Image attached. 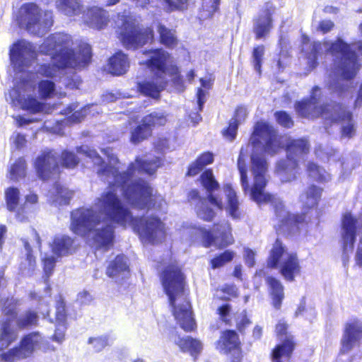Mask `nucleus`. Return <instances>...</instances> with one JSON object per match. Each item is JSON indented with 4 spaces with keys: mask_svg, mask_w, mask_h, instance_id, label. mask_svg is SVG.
<instances>
[{
    "mask_svg": "<svg viewBox=\"0 0 362 362\" xmlns=\"http://www.w3.org/2000/svg\"><path fill=\"white\" fill-rule=\"evenodd\" d=\"M275 117L277 122L284 127H290L293 124L291 118L285 112H277Z\"/></svg>",
    "mask_w": 362,
    "mask_h": 362,
    "instance_id": "nucleus-57",
    "label": "nucleus"
},
{
    "mask_svg": "<svg viewBox=\"0 0 362 362\" xmlns=\"http://www.w3.org/2000/svg\"><path fill=\"white\" fill-rule=\"evenodd\" d=\"M362 339V323L358 320H354L348 323L345 327L344 334L341 339V349L343 353L348 352Z\"/></svg>",
    "mask_w": 362,
    "mask_h": 362,
    "instance_id": "nucleus-24",
    "label": "nucleus"
},
{
    "mask_svg": "<svg viewBox=\"0 0 362 362\" xmlns=\"http://www.w3.org/2000/svg\"><path fill=\"white\" fill-rule=\"evenodd\" d=\"M18 301L13 298L8 300L5 305L4 312L7 319L2 324L0 334V350L6 349L16 337V332L11 327V321L16 316V305Z\"/></svg>",
    "mask_w": 362,
    "mask_h": 362,
    "instance_id": "nucleus-21",
    "label": "nucleus"
},
{
    "mask_svg": "<svg viewBox=\"0 0 362 362\" xmlns=\"http://www.w3.org/2000/svg\"><path fill=\"white\" fill-rule=\"evenodd\" d=\"M38 197L36 194L30 193L25 197L24 203L16 211V218L18 221L24 222L37 209Z\"/></svg>",
    "mask_w": 362,
    "mask_h": 362,
    "instance_id": "nucleus-30",
    "label": "nucleus"
},
{
    "mask_svg": "<svg viewBox=\"0 0 362 362\" xmlns=\"http://www.w3.org/2000/svg\"><path fill=\"white\" fill-rule=\"evenodd\" d=\"M10 60L16 72H23L28 69L36 59L35 47L30 42L21 40L10 48Z\"/></svg>",
    "mask_w": 362,
    "mask_h": 362,
    "instance_id": "nucleus-16",
    "label": "nucleus"
},
{
    "mask_svg": "<svg viewBox=\"0 0 362 362\" xmlns=\"http://www.w3.org/2000/svg\"><path fill=\"white\" fill-rule=\"evenodd\" d=\"M55 86L52 81L43 80L38 84V92L41 98H46L52 96L55 90Z\"/></svg>",
    "mask_w": 362,
    "mask_h": 362,
    "instance_id": "nucleus-50",
    "label": "nucleus"
},
{
    "mask_svg": "<svg viewBox=\"0 0 362 362\" xmlns=\"http://www.w3.org/2000/svg\"><path fill=\"white\" fill-rule=\"evenodd\" d=\"M77 152L85 155L98 167V174L110 186L95 199L93 207L81 208L71 213V230L92 240L97 249L108 250L113 245L115 238L113 223L123 226L129 225L136 230L143 242L153 244L157 236L158 219L156 217L148 220L134 218L124 206L120 196H124L136 207H148L152 189L144 180H133V175L136 172H144L150 175L154 174L158 167L157 163L137 158L129 165L127 173L119 174V168L115 166L118 159L112 149L102 150L108 159L109 165L107 166L104 165L95 150L87 146L77 148Z\"/></svg>",
    "mask_w": 362,
    "mask_h": 362,
    "instance_id": "nucleus-1",
    "label": "nucleus"
},
{
    "mask_svg": "<svg viewBox=\"0 0 362 362\" xmlns=\"http://www.w3.org/2000/svg\"><path fill=\"white\" fill-rule=\"evenodd\" d=\"M218 314L221 319L226 323H229L231 308L228 304L223 305L218 308Z\"/></svg>",
    "mask_w": 362,
    "mask_h": 362,
    "instance_id": "nucleus-58",
    "label": "nucleus"
},
{
    "mask_svg": "<svg viewBox=\"0 0 362 362\" xmlns=\"http://www.w3.org/2000/svg\"><path fill=\"white\" fill-rule=\"evenodd\" d=\"M334 27V23L329 20L322 21L318 27L317 30L321 31L322 33L329 32Z\"/></svg>",
    "mask_w": 362,
    "mask_h": 362,
    "instance_id": "nucleus-62",
    "label": "nucleus"
},
{
    "mask_svg": "<svg viewBox=\"0 0 362 362\" xmlns=\"http://www.w3.org/2000/svg\"><path fill=\"white\" fill-rule=\"evenodd\" d=\"M26 163L23 158H19L12 163L8 169V178L13 181H18L25 176Z\"/></svg>",
    "mask_w": 362,
    "mask_h": 362,
    "instance_id": "nucleus-42",
    "label": "nucleus"
},
{
    "mask_svg": "<svg viewBox=\"0 0 362 362\" xmlns=\"http://www.w3.org/2000/svg\"><path fill=\"white\" fill-rule=\"evenodd\" d=\"M88 343L92 346V349L95 352H100L107 346H110L112 343V340L108 336L104 335L90 337Z\"/></svg>",
    "mask_w": 362,
    "mask_h": 362,
    "instance_id": "nucleus-46",
    "label": "nucleus"
},
{
    "mask_svg": "<svg viewBox=\"0 0 362 362\" xmlns=\"http://www.w3.org/2000/svg\"><path fill=\"white\" fill-rule=\"evenodd\" d=\"M267 265L272 268H279L282 276L288 281H293L300 271L296 254L289 251L279 240L273 245Z\"/></svg>",
    "mask_w": 362,
    "mask_h": 362,
    "instance_id": "nucleus-10",
    "label": "nucleus"
},
{
    "mask_svg": "<svg viewBox=\"0 0 362 362\" xmlns=\"http://www.w3.org/2000/svg\"><path fill=\"white\" fill-rule=\"evenodd\" d=\"M178 42L175 30L160 25V44L168 49H174L177 46Z\"/></svg>",
    "mask_w": 362,
    "mask_h": 362,
    "instance_id": "nucleus-40",
    "label": "nucleus"
},
{
    "mask_svg": "<svg viewBox=\"0 0 362 362\" xmlns=\"http://www.w3.org/2000/svg\"><path fill=\"white\" fill-rule=\"evenodd\" d=\"M40 52L51 56L52 64H42L37 73L46 77L61 74L66 67L86 66L91 58V49L85 42H74L66 33H55L49 36L40 46Z\"/></svg>",
    "mask_w": 362,
    "mask_h": 362,
    "instance_id": "nucleus-3",
    "label": "nucleus"
},
{
    "mask_svg": "<svg viewBox=\"0 0 362 362\" xmlns=\"http://www.w3.org/2000/svg\"><path fill=\"white\" fill-rule=\"evenodd\" d=\"M42 262H43V265H44V272L45 273V274L49 276L53 269H54V267L55 266V262H56V259L54 257L52 256V255H45L43 257H42Z\"/></svg>",
    "mask_w": 362,
    "mask_h": 362,
    "instance_id": "nucleus-54",
    "label": "nucleus"
},
{
    "mask_svg": "<svg viewBox=\"0 0 362 362\" xmlns=\"http://www.w3.org/2000/svg\"><path fill=\"white\" fill-rule=\"evenodd\" d=\"M16 20L21 28L37 35H43L53 24L51 11H42L34 3L23 4L19 8Z\"/></svg>",
    "mask_w": 362,
    "mask_h": 362,
    "instance_id": "nucleus-7",
    "label": "nucleus"
},
{
    "mask_svg": "<svg viewBox=\"0 0 362 362\" xmlns=\"http://www.w3.org/2000/svg\"><path fill=\"white\" fill-rule=\"evenodd\" d=\"M275 213L279 221L283 224L300 223L305 221V215L291 214L284 209L281 202L275 203Z\"/></svg>",
    "mask_w": 362,
    "mask_h": 362,
    "instance_id": "nucleus-35",
    "label": "nucleus"
},
{
    "mask_svg": "<svg viewBox=\"0 0 362 362\" xmlns=\"http://www.w3.org/2000/svg\"><path fill=\"white\" fill-rule=\"evenodd\" d=\"M209 201H202L197 207L198 217L207 221H211L216 215L215 211L209 208Z\"/></svg>",
    "mask_w": 362,
    "mask_h": 362,
    "instance_id": "nucleus-47",
    "label": "nucleus"
},
{
    "mask_svg": "<svg viewBox=\"0 0 362 362\" xmlns=\"http://www.w3.org/2000/svg\"><path fill=\"white\" fill-rule=\"evenodd\" d=\"M321 95L320 88L316 86L312 90L310 98L296 104V112L302 117L315 118L321 117L327 122H341L342 136H351L354 133L351 115L339 104H327L317 106V98Z\"/></svg>",
    "mask_w": 362,
    "mask_h": 362,
    "instance_id": "nucleus-6",
    "label": "nucleus"
},
{
    "mask_svg": "<svg viewBox=\"0 0 362 362\" xmlns=\"http://www.w3.org/2000/svg\"><path fill=\"white\" fill-rule=\"evenodd\" d=\"M38 317L33 311H27L21 315L18 320L17 324L20 328H24L28 326L34 325L37 323Z\"/></svg>",
    "mask_w": 362,
    "mask_h": 362,
    "instance_id": "nucleus-49",
    "label": "nucleus"
},
{
    "mask_svg": "<svg viewBox=\"0 0 362 362\" xmlns=\"http://www.w3.org/2000/svg\"><path fill=\"white\" fill-rule=\"evenodd\" d=\"M214 154L210 152L202 153L189 168L187 175L194 176L198 174L206 165L212 163Z\"/></svg>",
    "mask_w": 362,
    "mask_h": 362,
    "instance_id": "nucleus-41",
    "label": "nucleus"
},
{
    "mask_svg": "<svg viewBox=\"0 0 362 362\" xmlns=\"http://www.w3.org/2000/svg\"><path fill=\"white\" fill-rule=\"evenodd\" d=\"M160 6L167 12L185 11L188 8V0H160Z\"/></svg>",
    "mask_w": 362,
    "mask_h": 362,
    "instance_id": "nucleus-44",
    "label": "nucleus"
},
{
    "mask_svg": "<svg viewBox=\"0 0 362 362\" xmlns=\"http://www.w3.org/2000/svg\"><path fill=\"white\" fill-rule=\"evenodd\" d=\"M273 10L272 6L267 4L266 8L255 21L254 31L256 34L257 38L264 37L269 33L272 27V14Z\"/></svg>",
    "mask_w": 362,
    "mask_h": 362,
    "instance_id": "nucleus-25",
    "label": "nucleus"
},
{
    "mask_svg": "<svg viewBox=\"0 0 362 362\" xmlns=\"http://www.w3.org/2000/svg\"><path fill=\"white\" fill-rule=\"evenodd\" d=\"M238 125L237 122L230 119L228 127L223 132V136L230 141L233 140L236 136Z\"/></svg>",
    "mask_w": 362,
    "mask_h": 362,
    "instance_id": "nucleus-56",
    "label": "nucleus"
},
{
    "mask_svg": "<svg viewBox=\"0 0 362 362\" xmlns=\"http://www.w3.org/2000/svg\"><path fill=\"white\" fill-rule=\"evenodd\" d=\"M235 253L231 250H226L220 255L214 257L211 260L212 269H217L224 266L228 262L233 260Z\"/></svg>",
    "mask_w": 362,
    "mask_h": 362,
    "instance_id": "nucleus-48",
    "label": "nucleus"
},
{
    "mask_svg": "<svg viewBox=\"0 0 362 362\" xmlns=\"http://www.w3.org/2000/svg\"><path fill=\"white\" fill-rule=\"evenodd\" d=\"M356 47L358 54H362V41L351 45L346 44L341 40L332 44L327 42L324 43L314 42L312 52L308 56V64L310 68H314L316 65L317 55L323 52H330L333 54H339L340 61L337 64L335 71L337 78L330 76L328 88L333 92L341 94L344 88L342 87L340 81L354 78L361 66L356 54L353 51V49Z\"/></svg>",
    "mask_w": 362,
    "mask_h": 362,
    "instance_id": "nucleus-4",
    "label": "nucleus"
},
{
    "mask_svg": "<svg viewBox=\"0 0 362 362\" xmlns=\"http://www.w3.org/2000/svg\"><path fill=\"white\" fill-rule=\"evenodd\" d=\"M20 190L17 187H10L4 191L6 208L9 211L15 212L19 209Z\"/></svg>",
    "mask_w": 362,
    "mask_h": 362,
    "instance_id": "nucleus-39",
    "label": "nucleus"
},
{
    "mask_svg": "<svg viewBox=\"0 0 362 362\" xmlns=\"http://www.w3.org/2000/svg\"><path fill=\"white\" fill-rule=\"evenodd\" d=\"M81 22L88 27L96 30L104 29L108 24L110 16L108 12L98 6H89L83 11L80 16Z\"/></svg>",
    "mask_w": 362,
    "mask_h": 362,
    "instance_id": "nucleus-22",
    "label": "nucleus"
},
{
    "mask_svg": "<svg viewBox=\"0 0 362 362\" xmlns=\"http://www.w3.org/2000/svg\"><path fill=\"white\" fill-rule=\"evenodd\" d=\"M158 121L156 113L146 116L142 120V124L137 127L132 133L131 141L136 144L146 139L151 133V127Z\"/></svg>",
    "mask_w": 362,
    "mask_h": 362,
    "instance_id": "nucleus-26",
    "label": "nucleus"
},
{
    "mask_svg": "<svg viewBox=\"0 0 362 362\" xmlns=\"http://www.w3.org/2000/svg\"><path fill=\"white\" fill-rule=\"evenodd\" d=\"M95 107V106L91 105L84 107L81 110H76L70 117H67L64 120L60 122L57 121L55 127H50L48 123L46 122L45 128L51 130L54 133L61 134H62V127L64 125V124L80 122L86 115L88 112H90L91 109Z\"/></svg>",
    "mask_w": 362,
    "mask_h": 362,
    "instance_id": "nucleus-32",
    "label": "nucleus"
},
{
    "mask_svg": "<svg viewBox=\"0 0 362 362\" xmlns=\"http://www.w3.org/2000/svg\"><path fill=\"white\" fill-rule=\"evenodd\" d=\"M61 160L62 165L66 168H74L79 162L78 158L74 153L66 150L62 153Z\"/></svg>",
    "mask_w": 362,
    "mask_h": 362,
    "instance_id": "nucleus-51",
    "label": "nucleus"
},
{
    "mask_svg": "<svg viewBox=\"0 0 362 362\" xmlns=\"http://www.w3.org/2000/svg\"><path fill=\"white\" fill-rule=\"evenodd\" d=\"M321 194V189L315 186H311L301 194L300 199L305 208L313 209L317 206L320 199Z\"/></svg>",
    "mask_w": 362,
    "mask_h": 362,
    "instance_id": "nucleus-38",
    "label": "nucleus"
},
{
    "mask_svg": "<svg viewBox=\"0 0 362 362\" xmlns=\"http://www.w3.org/2000/svg\"><path fill=\"white\" fill-rule=\"evenodd\" d=\"M174 341L182 351L189 353L194 358H196L203 349V344L201 341L190 337L175 335Z\"/></svg>",
    "mask_w": 362,
    "mask_h": 362,
    "instance_id": "nucleus-29",
    "label": "nucleus"
},
{
    "mask_svg": "<svg viewBox=\"0 0 362 362\" xmlns=\"http://www.w3.org/2000/svg\"><path fill=\"white\" fill-rule=\"evenodd\" d=\"M44 339L37 333H31L25 337L19 347L2 354V358L7 361L15 358H23L29 356L35 349H45Z\"/></svg>",
    "mask_w": 362,
    "mask_h": 362,
    "instance_id": "nucleus-17",
    "label": "nucleus"
},
{
    "mask_svg": "<svg viewBox=\"0 0 362 362\" xmlns=\"http://www.w3.org/2000/svg\"><path fill=\"white\" fill-rule=\"evenodd\" d=\"M140 64L145 65L153 74L152 81H145L138 83V88L141 93L156 99L158 98L157 81L158 78V49L146 50L142 53Z\"/></svg>",
    "mask_w": 362,
    "mask_h": 362,
    "instance_id": "nucleus-15",
    "label": "nucleus"
},
{
    "mask_svg": "<svg viewBox=\"0 0 362 362\" xmlns=\"http://www.w3.org/2000/svg\"><path fill=\"white\" fill-rule=\"evenodd\" d=\"M248 115V109L244 105L238 106L235 111L234 117L231 119L238 124H240L245 122Z\"/></svg>",
    "mask_w": 362,
    "mask_h": 362,
    "instance_id": "nucleus-53",
    "label": "nucleus"
},
{
    "mask_svg": "<svg viewBox=\"0 0 362 362\" xmlns=\"http://www.w3.org/2000/svg\"><path fill=\"white\" fill-rule=\"evenodd\" d=\"M309 151V144L304 139L292 141L287 146L286 159L279 160L276 165L275 173L281 182H291L296 180L299 173L298 163L304 159Z\"/></svg>",
    "mask_w": 362,
    "mask_h": 362,
    "instance_id": "nucleus-8",
    "label": "nucleus"
},
{
    "mask_svg": "<svg viewBox=\"0 0 362 362\" xmlns=\"http://www.w3.org/2000/svg\"><path fill=\"white\" fill-rule=\"evenodd\" d=\"M184 276L179 267L173 264L164 272L163 286L173 308V314L180 327L187 332L194 329V320L184 291Z\"/></svg>",
    "mask_w": 362,
    "mask_h": 362,
    "instance_id": "nucleus-5",
    "label": "nucleus"
},
{
    "mask_svg": "<svg viewBox=\"0 0 362 362\" xmlns=\"http://www.w3.org/2000/svg\"><path fill=\"white\" fill-rule=\"evenodd\" d=\"M106 275L116 283L121 284L129 275L127 258L124 255L117 256L109 263Z\"/></svg>",
    "mask_w": 362,
    "mask_h": 362,
    "instance_id": "nucleus-23",
    "label": "nucleus"
},
{
    "mask_svg": "<svg viewBox=\"0 0 362 362\" xmlns=\"http://www.w3.org/2000/svg\"><path fill=\"white\" fill-rule=\"evenodd\" d=\"M57 9L69 17H79L84 11L81 0H57Z\"/></svg>",
    "mask_w": 362,
    "mask_h": 362,
    "instance_id": "nucleus-31",
    "label": "nucleus"
},
{
    "mask_svg": "<svg viewBox=\"0 0 362 362\" xmlns=\"http://www.w3.org/2000/svg\"><path fill=\"white\" fill-rule=\"evenodd\" d=\"M238 344V337L235 332L228 330L222 333L216 347L221 352L226 354L237 348Z\"/></svg>",
    "mask_w": 362,
    "mask_h": 362,
    "instance_id": "nucleus-34",
    "label": "nucleus"
},
{
    "mask_svg": "<svg viewBox=\"0 0 362 362\" xmlns=\"http://www.w3.org/2000/svg\"><path fill=\"white\" fill-rule=\"evenodd\" d=\"M73 196V192L67 188L57 184L50 192V201L56 206H62L69 204Z\"/></svg>",
    "mask_w": 362,
    "mask_h": 362,
    "instance_id": "nucleus-37",
    "label": "nucleus"
},
{
    "mask_svg": "<svg viewBox=\"0 0 362 362\" xmlns=\"http://www.w3.org/2000/svg\"><path fill=\"white\" fill-rule=\"evenodd\" d=\"M184 233L190 234L192 240L201 238L205 247L214 246L217 248H223L234 243L231 228L228 222L214 226L213 232L199 227H190L187 228Z\"/></svg>",
    "mask_w": 362,
    "mask_h": 362,
    "instance_id": "nucleus-11",
    "label": "nucleus"
},
{
    "mask_svg": "<svg viewBox=\"0 0 362 362\" xmlns=\"http://www.w3.org/2000/svg\"><path fill=\"white\" fill-rule=\"evenodd\" d=\"M129 68V61L127 56L122 52H118L112 56L107 66L109 73L115 76L125 74Z\"/></svg>",
    "mask_w": 362,
    "mask_h": 362,
    "instance_id": "nucleus-28",
    "label": "nucleus"
},
{
    "mask_svg": "<svg viewBox=\"0 0 362 362\" xmlns=\"http://www.w3.org/2000/svg\"><path fill=\"white\" fill-rule=\"evenodd\" d=\"M72 244L73 240L69 236L57 235L51 244L52 252L57 257L69 255L71 252Z\"/></svg>",
    "mask_w": 362,
    "mask_h": 362,
    "instance_id": "nucleus-33",
    "label": "nucleus"
},
{
    "mask_svg": "<svg viewBox=\"0 0 362 362\" xmlns=\"http://www.w3.org/2000/svg\"><path fill=\"white\" fill-rule=\"evenodd\" d=\"M35 88V83L28 79H23L16 87L9 93L13 104L20 107L22 110L33 113L42 112L44 104L39 102L35 97L29 93Z\"/></svg>",
    "mask_w": 362,
    "mask_h": 362,
    "instance_id": "nucleus-13",
    "label": "nucleus"
},
{
    "mask_svg": "<svg viewBox=\"0 0 362 362\" xmlns=\"http://www.w3.org/2000/svg\"><path fill=\"white\" fill-rule=\"evenodd\" d=\"M218 4L219 0H203L199 18L202 20L211 18L216 11Z\"/></svg>",
    "mask_w": 362,
    "mask_h": 362,
    "instance_id": "nucleus-43",
    "label": "nucleus"
},
{
    "mask_svg": "<svg viewBox=\"0 0 362 362\" xmlns=\"http://www.w3.org/2000/svg\"><path fill=\"white\" fill-rule=\"evenodd\" d=\"M286 140L278 136L272 126L265 122H258L251 136L250 144L240 150L238 167L241 185L244 192L257 204L267 203L272 195L265 192L268 181L267 163L259 155L264 151L274 155L283 147Z\"/></svg>",
    "mask_w": 362,
    "mask_h": 362,
    "instance_id": "nucleus-2",
    "label": "nucleus"
},
{
    "mask_svg": "<svg viewBox=\"0 0 362 362\" xmlns=\"http://www.w3.org/2000/svg\"><path fill=\"white\" fill-rule=\"evenodd\" d=\"M10 141L13 147L20 149L25 146L26 139L24 135L18 132H14L10 138Z\"/></svg>",
    "mask_w": 362,
    "mask_h": 362,
    "instance_id": "nucleus-55",
    "label": "nucleus"
},
{
    "mask_svg": "<svg viewBox=\"0 0 362 362\" xmlns=\"http://www.w3.org/2000/svg\"><path fill=\"white\" fill-rule=\"evenodd\" d=\"M159 67L160 89L171 86L178 92L184 91V81L173 57L168 52L161 51L160 49Z\"/></svg>",
    "mask_w": 362,
    "mask_h": 362,
    "instance_id": "nucleus-14",
    "label": "nucleus"
},
{
    "mask_svg": "<svg viewBox=\"0 0 362 362\" xmlns=\"http://www.w3.org/2000/svg\"><path fill=\"white\" fill-rule=\"evenodd\" d=\"M120 35L123 44L128 48H137L148 42L153 38L151 28H140L135 19L127 17L122 19Z\"/></svg>",
    "mask_w": 362,
    "mask_h": 362,
    "instance_id": "nucleus-12",
    "label": "nucleus"
},
{
    "mask_svg": "<svg viewBox=\"0 0 362 362\" xmlns=\"http://www.w3.org/2000/svg\"><path fill=\"white\" fill-rule=\"evenodd\" d=\"M264 54V48L263 46H258L253 50L252 58L255 69L260 73L261 62Z\"/></svg>",
    "mask_w": 362,
    "mask_h": 362,
    "instance_id": "nucleus-52",
    "label": "nucleus"
},
{
    "mask_svg": "<svg viewBox=\"0 0 362 362\" xmlns=\"http://www.w3.org/2000/svg\"><path fill=\"white\" fill-rule=\"evenodd\" d=\"M267 283L269 288V293L272 298L273 305L279 309L284 297L283 286L279 280L273 277H268Z\"/></svg>",
    "mask_w": 362,
    "mask_h": 362,
    "instance_id": "nucleus-36",
    "label": "nucleus"
},
{
    "mask_svg": "<svg viewBox=\"0 0 362 362\" xmlns=\"http://www.w3.org/2000/svg\"><path fill=\"white\" fill-rule=\"evenodd\" d=\"M244 259L245 260V263L249 267H252L255 264V252L248 248L245 249L244 251Z\"/></svg>",
    "mask_w": 362,
    "mask_h": 362,
    "instance_id": "nucleus-61",
    "label": "nucleus"
},
{
    "mask_svg": "<svg viewBox=\"0 0 362 362\" xmlns=\"http://www.w3.org/2000/svg\"><path fill=\"white\" fill-rule=\"evenodd\" d=\"M287 328L288 325L284 320H280L276 326V334L283 343L274 349L272 362H284L288 360L293 350V337L287 333Z\"/></svg>",
    "mask_w": 362,
    "mask_h": 362,
    "instance_id": "nucleus-19",
    "label": "nucleus"
},
{
    "mask_svg": "<svg viewBox=\"0 0 362 362\" xmlns=\"http://www.w3.org/2000/svg\"><path fill=\"white\" fill-rule=\"evenodd\" d=\"M92 300V295L86 291H83L78 294L77 301L82 305H88L90 303Z\"/></svg>",
    "mask_w": 362,
    "mask_h": 362,
    "instance_id": "nucleus-60",
    "label": "nucleus"
},
{
    "mask_svg": "<svg viewBox=\"0 0 362 362\" xmlns=\"http://www.w3.org/2000/svg\"><path fill=\"white\" fill-rule=\"evenodd\" d=\"M361 222L349 212L345 213L341 218V241L344 252H351L356 240V232Z\"/></svg>",
    "mask_w": 362,
    "mask_h": 362,
    "instance_id": "nucleus-20",
    "label": "nucleus"
},
{
    "mask_svg": "<svg viewBox=\"0 0 362 362\" xmlns=\"http://www.w3.org/2000/svg\"><path fill=\"white\" fill-rule=\"evenodd\" d=\"M250 324V321L245 315H242L237 320V328L240 332H243L245 327Z\"/></svg>",
    "mask_w": 362,
    "mask_h": 362,
    "instance_id": "nucleus-63",
    "label": "nucleus"
},
{
    "mask_svg": "<svg viewBox=\"0 0 362 362\" xmlns=\"http://www.w3.org/2000/svg\"><path fill=\"white\" fill-rule=\"evenodd\" d=\"M307 170L309 176L312 177L316 180L327 182L331 179V176L328 173H327L323 168H320L314 163H308Z\"/></svg>",
    "mask_w": 362,
    "mask_h": 362,
    "instance_id": "nucleus-45",
    "label": "nucleus"
},
{
    "mask_svg": "<svg viewBox=\"0 0 362 362\" xmlns=\"http://www.w3.org/2000/svg\"><path fill=\"white\" fill-rule=\"evenodd\" d=\"M221 291L223 292V293H226V296H221L218 293V292H219L218 291L216 293V296L218 298L228 299L230 297H233V296H236L237 289L234 286H226Z\"/></svg>",
    "mask_w": 362,
    "mask_h": 362,
    "instance_id": "nucleus-59",
    "label": "nucleus"
},
{
    "mask_svg": "<svg viewBox=\"0 0 362 362\" xmlns=\"http://www.w3.org/2000/svg\"><path fill=\"white\" fill-rule=\"evenodd\" d=\"M57 158V153L53 151H45L37 156L34 166L40 179L47 180L59 173Z\"/></svg>",
    "mask_w": 362,
    "mask_h": 362,
    "instance_id": "nucleus-18",
    "label": "nucleus"
},
{
    "mask_svg": "<svg viewBox=\"0 0 362 362\" xmlns=\"http://www.w3.org/2000/svg\"><path fill=\"white\" fill-rule=\"evenodd\" d=\"M206 95V93L202 88H198L197 93V97L198 105H199L200 110H202V106L205 103Z\"/></svg>",
    "mask_w": 362,
    "mask_h": 362,
    "instance_id": "nucleus-64",
    "label": "nucleus"
},
{
    "mask_svg": "<svg viewBox=\"0 0 362 362\" xmlns=\"http://www.w3.org/2000/svg\"><path fill=\"white\" fill-rule=\"evenodd\" d=\"M201 182L204 187L210 192L208 199L211 205L220 210L225 208L233 218L239 217V203L236 193L230 185H226L223 187V194L224 196L221 197L212 193V191L218 187V184L215 180L211 170H206L202 174Z\"/></svg>",
    "mask_w": 362,
    "mask_h": 362,
    "instance_id": "nucleus-9",
    "label": "nucleus"
},
{
    "mask_svg": "<svg viewBox=\"0 0 362 362\" xmlns=\"http://www.w3.org/2000/svg\"><path fill=\"white\" fill-rule=\"evenodd\" d=\"M55 323L57 324V327L52 339L61 343L64 340L66 330L65 305L61 297H59V299L56 303Z\"/></svg>",
    "mask_w": 362,
    "mask_h": 362,
    "instance_id": "nucleus-27",
    "label": "nucleus"
}]
</instances>
